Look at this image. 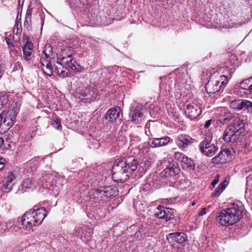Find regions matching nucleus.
I'll return each mask as SVG.
<instances>
[{"mask_svg": "<svg viewBox=\"0 0 252 252\" xmlns=\"http://www.w3.org/2000/svg\"><path fill=\"white\" fill-rule=\"evenodd\" d=\"M138 164V161L133 156H126L121 159H118L113 166V179L117 181H126L129 178V174L136 170Z\"/></svg>", "mask_w": 252, "mask_h": 252, "instance_id": "nucleus-1", "label": "nucleus"}, {"mask_svg": "<svg viewBox=\"0 0 252 252\" xmlns=\"http://www.w3.org/2000/svg\"><path fill=\"white\" fill-rule=\"evenodd\" d=\"M243 208L241 202L234 203L231 207L222 210L217 217V220L222 226L233 225L241 219Z\"/></svg>", "mask_w": 252, "mask_h": 252, "instance_id": "nucleus-2", "label": "nucleus"}, {"mask_svg": "<svg viewBox=\"0 0 252 252\" xmlns=\"http://www.w3.org/2000/svg\"><path fill=\"white\" fill-rule=\"evenodd\" d=\"M46 215L47 211L43 207L27 212L22 218V224L26 227L40 224Z\"/></svg>", "mask_w": 252, "mask_h": 252, "instance_id": "nucleus-3", "label": "nucleus"}, {"mask_svg": "<svg viewBox=\"0 0 252 252\" xmlns=\"http://www.w3.org/2000/svg\"><path fill=\"white\" fill-rule=\"evenodd\" d=\"M117 192V189L115 187H104L94 189L91 196L93 198H97L98 201H105L106 199L116 196Z\"/></svg>", "mask_w": 252, "mask_h": 252, "instance_id": "nucleus-4", "label": "nucleus"}, {"mask_svg": "<svg viewBox=\"0 0 252 252\" xmlns=\"http://www.w3.org/2000/svg\"><path fill=\"white\" fill-rule=\"evenodd\" d=\"M228 79L225 75H220L216 80H210L205 86V91L208 94H215L225 87Z\"/></svg>", "mask_w": 252, "mask_h": 252, "instance_id": "nucleus-5", "label": "nucleus"}, {"mask_svg": "<svg viewBox=\"0 0 252 252\" xmlns=\"http://www.w3.org/2000/svg\"><path fill=\"white\" fill-rule=\"evenodd\" d=\"M201 152L206 156L211 157L218 151V147L212 142V137H205L204 139L199 144Z\"/></svg>", "mask_w": 252, "mask_h": 252, "instance_id": "nucleus-6", "label": "nucleus"}, {"mask_svg": "<svg viewBox=\"0 0 252 252\" xmlns=\"http://www.w3.org/2000/svg\"><path fill=\"white\" fill-rule=\"evenodd\" d=\"M75 96L82 99L93 100L96 98L97 91L94 88L78 87L76 89Z\"/></svg>", "mask_w": 252, "mask_h": 252, "instance_id": "nucleus-7", "label": "nucleus"}, {"mask_svg": "<svg viewBox=\"0 0 252 252\" xmlns=\"http://www.w3.org/2000/svg\"><path fill=\"white\" fill-rule=\"evenodd\" d=\"M234 150L233 148L226 149L220 150L217 156L213 157L212 161L215 164H223L230 160L233 155Z\"/></svg>", "mask_w": 252, "mask_h": 252, "instance_id": "nucleus-8", "label": "nucleus"}, {"mask_svg": "<svg viewBox=\"0 0 252 252\" xmlns=\"http://www.w3.org/2000/svg\"><path fill=\"white\" fill-rule=\"evenodd\" d=\"M230 107L237 110H247L248 113H252V102L245 99H237L230 103Z\"/></svg>", "mask_w": 252, "mask_h": 252, "instance_id": "nucleus-9", "label": "nucleus"}, {"mask_svg": "<svg viewBox=\"0 0 252 252\" xmlns=\"http://www.w3.org/2000/svg\"><path fill=\"white\" fill-rule=\"evenodd\" d=\"M93 233L92 228L86 225H83L75 230L74 234L79 237L82 241L88 242L91 240Z\"/></svg>", "mask_w": 252, "mask_h": 252, "instance_id": "nucleus-10", "label": "nucleus"}, {"mask_svg": "<svg viewBox=\"0 0 252 252\" xmlns=\"http://www.w3.org/2000/svg\"><path fill=\"white\" fill-rule=\"evenodd\" d=\"M2 114L4 117L2 120V128L7 130L14 124L16 114L13 110H9L5 114L2 113Z\"/></svg>", "mask_w": 252, "mask_h": 252, "instance_id": "nucleus-11", "label": "nucleus"}, {"mask_svg": "<svg viewBox=\"0 0 252 252\" xmlns=\"http://www.w3.org/2000/svg\"><path fill=\"white\" fill-rule=\"evenodd\" d=\"M185 112L189 118L193 119L201 114V109L197 104L192 102L187 105Z\"/></svg>", "mask_w": 252, "mask_h": 252, "instance_id": "nucleus-12", "label": "nucleus"}, {"mask_svg": "<svg viewBox=\"0 0 252 252\" xmlns=\"http://www.w3.org/2000/svg\"><path fill=\"white\" fill-rule=\"evenodd\" d=\"M180 171L178 166L173 163H169L166 168L160 173V176L161 178L174 176L178 175Z\"/></svg>", "mask_w": 252, "mask_h": 252, "instance_id": "nucleus-13", "label": "nucleus"}, {"mask_svg": "<svg viewBox=\"0 0 252 252\" xmlns=\"http://www.w3.org/2000/svg\"><path fill=\"white\" fill-rule=\"evenodd\" d=\"M166 239L170 243H183L187 240V236L186 234L182 232H174L169 234Z\"/></svg>", "mask_w": 252, "mask_h": 252, "instance_id": "nucleus-14", "label": "nucleus"}, {"mask_svg": "<svg viewBox=\"0 0 252 252\" xmlns=\"http://www.w3.org/2000/svg\"><path fill=\"white\" fill-rule=\"evenodd\" d=\"M170 137L165 136L160 138H153L150 139L149 144L152 148H156L165 146L170 141Z\"/></svg>", "mask_w": 252, "mask_h": 252, "instance_id": "nucleus-15", "label": "nucleus"}, {"mask_svg": "<svg viewBox=\"0 0 252 252\" xmlns=\"http://www.w3.org/2000/svg\"><path fill=\"white\" fill-rule=\"evenodd\" d=\"M192 142L193 139L188 135L184 134L179 135L176 140L177 145L182 149L186 148Z\"/></svg>", "mask_w": 252, "mask_h": 252, "instance_id": "nucleus-16", "label": "nucleus"}, {"mask_svg": "<svg viewBox=\"0 0 252 252\" xmlns=\"http://www.w3.org/2000/svg\"><path fill=\"white\" fill-rule=\"evenodd\" d=\"M33 47L32 43L29 41H27L24 46L23 47V56L26 60L29 61L32 59Z\"/></svg>", "mask_w": 252, "mask_h": 252, "instance_id": "nucleus-17", "label": "nucleus"}, {"mask_svg": "<svg viewBox=\"0 0 252 252\" xmlns=\"http://www.w3.org/2000/svg\"><path fill=\"white\" fill-rule=\"evenodd\" d=\"M15 178L14 175L11 173L7 177L3 180V186L6 191L8 192L11 190L13 188L14 184L13 181Z\"/></svg>", "mask_w": 252, "mask_h": 252, "instance_id": "nucleus-18", "label": "nucleus"}, {"mask_svg": "<svg viewBox=\"0 0 252 252\" xmlns=\"http://www.w3.org/2000/svg\"><path fill=\"white\" fill-rule=\"evenodd\" d=\"M55 71L62 77L67 76L69 73V69L66 67L63 66L62 63L59 62H57L55 64Z\"/></svg>", "mask_w": 252, "mask_h": 252, "instance_id": "nucleus-19", "label": "nucleus"}, {"mask_svg": "<svg viewBox=\"0 0 252 252\" xmlns=\"http://www.w3.org/2000/svg\"><path fill=\"white\" fill-rule=\"evenodd\" d=\"M120 108L115 107L110 109L106 113L105 119L110 121L116 120L120 114Z\"/></svg>", "mask_w": 252, "mask_h": 252, "instance_id": "nucleus-20", "label": "nucleus"}, {"mask_svg": "<svg viewBox=\"0 0 252 252\" xmlns=\"http://www.w3.org/2000/svg\"><path fill=\"white\" fill-rule=\"evenodd\" d=\"M144 120V117L142 113L140 111L139 107H136L133 111L131 121L135 124H140Z\"/></svg>", "mask_w": 252, "mask_h": 252, "instance_id": "nucleus-21", "label": "nucleus"}, {"mask_svg": "<svg viewBox=\"0 0 252 252\" xmlns=\"http://www.w3.org/2000/svg\"><path fill=\"white\" fill-rule=\"evenodd\" d=\"M47 48L49 49V52H50L51 51V48L50 46H46L45 47V49L43 50L40 58V62L39 64L38 65V67H42V66H44V63H47L49 62V59H50L49 54L47 53Z\"/></svg>", "mask_w": 252, "mask_h": 252, "instance_id": "nucleus-22", "label": "nucleus"}, {"mask_svg": "<svg viewBox=\"0 0 252 252\" xmlns=\"http://www.w3.org/2000/svg\"><path fill=\"white\" fill-rule=\"evenodd\" d=\"M233 127L234 132L241 133L244 127V124L240 119H235L233 123L229 125Z\"/></svg>", "mask_w": 252, "mask_h": 252, "instance_id": "nucleus-23", "label": "nucleus"}, {"mask_svg": "<svg viewBox=\"0 0 252 252\" xmlns=\"http://www.w3.org/2000/svg\"><path fill=\"white\" fill-rule=\"evenodd\" d=\"M233 127L232 126H229V125L226 128L223 135L222 139L225 142L228 143L229 141H231V138L232 137L233 134H234Z\"/></svg>", "mask_w": 252, "mask_h": 252, "instance_id": "nucleus-24", "label": "nucleus"}, {"mask_svg": "<svg viewBox=\"0 0 252 252\" xmlns=\"http://www.w3.org/2000/svg\"><path fill=\"white\" fill-rule=\"evenodd\" d=\"M227 183L226 181H224L219 184L218 187L215 190L211 193V197L218 196L223 191L225 188Z\"/></svg>", "mask_w": 252, "mask_h": 252, "instance_id": "nucleus-25", "label": "nucleus"}, {"mask_svg": "<svg viewBox=\"0 0 252 252\" xmlns=\"http://www.w3.org/2000/svg\"><path fill=\"white\" fill-rule=\"evenodd\" d=\"M44 73L49 76H51L53 73V68L52 67L50 62L44 64V66L39 67Z\"/></svg>", "mask_w": 252, "mask_h": 252, "instance_id": "nucleus-26", "label": "nucleus"}, {"mask_svg": "<svg viewBox=\"0 0 252 252\" xmlns=\"http://www.w3.org/2000/svg\"><path fill=\"white\" fill-rule=\"evenodd\" d=\"M165 208L161 206H158L155 210L154 216L159 219H164L165 217Z\"/></svg>", "mask_w": 252, "mask_h": 252, "instance_id": "nucleus-27", "label": "nucleus"}, {"mask_svg": "<svg viewBox=\"0 0 252 252\" xmlns=\"http://www.w3.org/2000/svg\"><path fill=\"white\" fill-rule=\"evenodd\" d=\"M60 178L59 177H54L53 179V180L51 182V186L53 187L52 189V190H55L56 192L58 191L59 189L62 186V184L60 182Z\"/></svg>", "mask_w": 252, "mask_h": 252, "instance_id": "nucleus-28", "label": "nucleus"}, {"mask_svg": "<svg viewBox=\"0 0 252 252\" xmlns=\"http://www.w3.org/2000/svg\"><path fill=\"white\" fill-rule=\"evenodd\" d=\"M164 220L167 221L171 220L174 217L175 210L172 208H165Z\"/></svg>", "mask_w": 252, "mask_h": 252, "instance_id": "nucleus-29", "label": "nucleus"}, {"mask_svg": "<svg viewBox=\"0 0 252 252\" xmlns=\"http://www.w3.org/2000/svg\"><path fill=\"white\" fill-rule=\"evenodd\" d=\"M34 182L32 179L27 178L24 179L23 181L22 186L25 188H30L32 185L34 184Z\"/></svg>", "mask_w": 252, "mask_h": 252, "instance_id": "nucleus-30", "label": "nucleus"}, {"mask_svg": "<svg viewBox=\"0 0 252 252\" xmlns=\"http://www.w3.org/2000/svg\"><path fill=\"white\" fill-rule=\"evenodd\" d=\"M72 51L67 55L66 57H63L62 59L63 63H65L66 65L70 63L72 61L73 58L72 57Z\"/></svg>", "mask_w": 252, "mask_h": 252, "instance_id": "nucleus-31", "label": "nucleus"}, {"mask_svg": "<svg viewBox=\"0 0 252 252\" xmlns=\"http://www.w3.org/2000/svg\"><path fill=\"white\" fill-rule=\"evenodd\" d=\"M240 134L241 133L234 132V134H233L232 137L231 138V141H229V142L236 144H238L239 142H240V140L239 138Z\"/></svg>", "mask_w": 252, "mask_h": 252, "instance_id": "nucleus-32", "label": "nucleus"}, {"mask_svg": "<svg viewBox=\"0 0 252 252\" xmlns=\"http://www.w3.org/2000/svg\"><path fill=\"white\" fill-rule=\"evenodd\" d=\"M249 78L241 82L240 87L241 89L249 91Z\"/></svg>", "mask_w": 252, "mask_h": 252, "instance_id": "nucleus-33", "label": "nucleus"}, {"mask_svg": "<svg viewBox=\"0 0 252 252\" xmlns=\"http://www.w3.org/2000/svg\"><path fill=\"white\" fill-rule=\"evenodd\" d=\"M186 157L184 154L179 152H175L174 154L175 159L181 162L185 159Z\"/></svg>", "mask_w": 252, "mask_h": 252, "instance_id": "nucleus-34", "label": "nucleus"}, {"mask_svg": "<svg viewBox=\"0 0 252 252\" xmlns=\"http://www.w3.org/2000/svg\"><path fill=\"white\" fill-rule=\"evenodd\" d=\"M53 126L57 129H60L62 127L61 123L57 118L53 120L52 122Z\"/></svg>", "mask_w": 252, "mask_h": 252, "instance_id": "nucleus-35", "label": "nucleus"}, {"mask_svg": "<svg viewBox=\"0 0 252 252\" xmlns=\"http://www.w3.org/2000/svg\"><path fill=\"white\" fill-rule=\"evenodd\" d=\"M186 165V167L189 169V170H193L195 167L194 163L192 159L189 160V161L187 163Z\"/></svg>", "mask_w": 252, "mask_h": 252, "instance_id": "nucleus-36", "label": "nucleus"}, {"mask_svg": "<svg viewBox=\"0 0 252 252\" xmlns=\"http://www.w3.org/2000/svg\"><path fill=\"white\" fill-rule=\"evenodd\" d=\"M75 61H73L72 60V61H71V62H70V63L68 64L67 65L68 67L70 68L72 70H76L77 67L75 66Z\"/></svg>", "mask_w": 252, "mask_h": 252, "instance_id": "nucleus-37", "label": "nucleus"}, {"mask_svg": "<svg viewBox=\"0 0 252 252\" xmlns=\"http://www.w3.org/2000/svg\"><path fill=\"white\" fill-rule=\"evenodd\" d=\"M220 180V176L219 175H217L216 176L215 179L213 180V181L212 182L211 184L213 187H215V186L218 184Z\"/></svg>", "mask_w": 252, "mask_h": 252, "instance_id": "nucleus-38", "label": "nucleus"}, {"mask_svg": "<svg viewBox=\"0 0 252 252\" xmlns=\"http://www.w3.org/2000/svg\"><path fill=\"white\" fill-rule=\"evenodd\" d=\"M7 43L8 45V48H9V50L10 51L14 52L16 54V51L15 49L14 46L12 44L9 43V42H8L7 41Z\"/></svg>", "mask_w": 252, "mask_h": 252, "instance_id": "nucleus-39", "label": "nucleus"}, {"mask_svg": "<svg viewBox=\"0 0 252 252\" xmlns=\"http://www.w3.org/2000/svg\"><path fill=\"white\" fill-rule=\"evenodd\" d=\"M6 162V160L2 158H0V170L3 167V165Z\"/></svg>", "mask_w": 252, "mask_h": 252, "instance_id": "nucleus-40", "label": "nucleus"}, {"mask_svg": "<svg viewBox=\"0 0 252 252\" xmlns=\"http://www.w3.org/2000/svg\"><path fill=\"white\" fill-rule=\"evenodd\" d=\"M211 120L207 121L204 126V127L205 128H207L208 127H209L211 125Z\"/></svg>", "mask_w": 252, "mask_h": 252, "instance_id": "nucleus-41", "label": "nucleus"}, {"mask_svg": "<svg viewBox=\"0 0 252 252\" xmlns=\"http://www.w3.org/2000/svg\"><path fill=\"white\" fill-rule=\"evenodd\" d=\"M206 208H203L202 209L201 211L199 212V213H198V216H202L206 214Z\"/></svg>", "mask_w": 252, "mask_h": 252, "instance_id": "nucleus-42", "label": "nucleus"}, {"mask_svg": "<svg viewBox=\"0 0 252 252\" xmlns=\"http://www.w3.org/2000/svg\"><path fill=\"white\" fill-rule=\"evenodd\" d=\"M249 92L252 93V77L249 78Z\"/></svg>", "mask_w": 252, "mask_h": 252, "instance_id": "nucleus-43", "label": "nucleus"}, {"mask_svg": "<svg viewBox=\"0 0 252 252\" xmlns=\"http://www.w3.org/2000/svg\"><path fill=\"white\" fill-rule=\"evenodd\" d=\"M189 160H191V158H188L187 156L185 157V159H184L182 162L184 163L185 165L187 164V163H188V161H189Z\"/></svg>", "mask_w": 252, "mask_h": 252, "instance_id": "nucleus-44", "label": "nucleus"}, {"mask_svg": "<svg viewBox=\"0 0 252 252\" xmlns=\"http://www.w3.org/2000/svg\"><path fill=\"white\" fill-rule=\"evenodd\" d=\"M4 115L2 114V113H1L0 114V127H2V120L3 118Z\"/></svg>", "mask_w": 252, "mask_h": 252, "instance_id": "nucleus-45", "label": "nucleus"}, {"mask_svg": "<svg viewBox=\"0 0 252 252\" xmlns=\"http://www.w3.org/2000/svg\"><path fill=\"white\" fill-rule=\"evenodd\" d=\"M144 162H145L146 166H147V167H149L151 165V161L149 160H147V159L145 160Z\"/></svg>", "mask_w": 252, "mask_h": 252, "instance_id": "nucleus-46", "label": "nucleus"}, {"mask_svg": "<svg viewBox=\"0 0 252 252\" xmlns=\"http://www.w3.org/2000/svg\"><path fill=\"white\" fill-rule=\"evenodd\" d=\"M3 139L2 138L0 137V148L3 145Z\"/></svg>", "mask_w": 252, "mask_h": 252, "instance_id": "nucleus-47", "label": "nucleus"}, {"mask_svg": "<svg viewBox=\"0 0 252 252\" xmlns=\"http://www.w3.org/2000/svg\"><path fill=\"white\" fill-rule=\"evenodd\" d=\"M31 14L29 13V14H27V17H26V20H27L28 18H29V19H31Z\"/></svg>", "mask_w": 252, "mask_h": 252, "instance_id": "nucleus-48", "label": "nucleus"}, {"mask_svg": "<svg viewBox=\"0 0 252 252\" xmlns=\"http://www.w3.org/2000/svg\"><path fill=\"white\" fill-rule=\"evenodd\" d=\"M3 71L2 68L0 67V77L2 75Z\"/></svg>", "mask_w": 252, "mask_h": 252, "instance_id": "nucleus-49", "label": "nucleus"}, {"mask_svg": "<svg viewBox=\"0 0 252 252\" xmlns=\"http://www.w3.org/2000/svg\"><path fill=\"white\" fill-rule=\"evenodd\" d=\"M192 205V206H194L195 205V202H193L192 203H191Z\"/></svg>", "mask_w": 252, "mask_h": 252, "instance_id": "nucleus-50", "label": "nucleus"}]
</instances>
